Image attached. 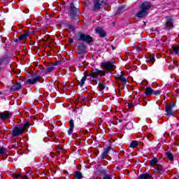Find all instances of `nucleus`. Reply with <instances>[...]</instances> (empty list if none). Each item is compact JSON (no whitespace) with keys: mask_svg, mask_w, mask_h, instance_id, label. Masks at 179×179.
<instances>
[{"mask_svg":"<svg viewBox=\"0 0 179 179\" xmlns=\"http://www.w3.org/2000/svg\"><path fill=\"white\" fill-rule=\"evenodd\" d=\"M165 24H164V29L166 30H171V29H173V23L174 22V20L173 19V17H170V16H166L165 17Z\"/></svg>","mask_w":179,"mask_h":179,"instance_id":"obj_11","label":"nucleus"},{"mask_svg":"<svg viewBox=\"0 0 179 179\" xmlns=\"http://www.w3.org/2000/svg\"><path fill=\"white\" fill-rule=\"evenodd\" d=\"M29 36H30V32H26L25 34H22L20 36H19L20 43V41H23V40H26V38H27Z\"/></svg>","mask_w":179,"mask_h":179,"instance_id":"obj_22","label":"nucleus"},{"mask_svg":"<svg viewBox=\"0 0 179 179\" xmlns=\"http://www.w3.org/2000/svg\"><path fill=\"white\" fill-rule=\"evenodd\" d=\"M94 6L92 7V10L95 12L96 10H100V8H101V3H100V0H94Z\"/></svg>","mask_w":179,"mask_h":179,"instance_id":"obj_16","label":"nucleus"},{"mask_svg":"<svg viewBox=\"0 0 179 179\" xmlns=\"http://www.w3.org/2000/svg\"><path fill=\"white\" fill-rule=\"evenodd\" d=\"M95 33L96 34H99V37L101 38H104V37H106V36H107V34L106 33V31H104V29H103V27H97L95 29Z\"/></svg>","mask_w":179,"mask_h":179,"instance_id":"obj_14","label":"nucleus"},{"mask_svg":"<svg viewBox=\"0 0 179 179\" xmlns=\"http://www.w3.org/2000/svg\"><path fill=\"white\" fill-rule=\"evenodd\" d=\"M74 177L76 179H82L83 178V176H82V172L80 171H76L74 173Z\"/></svg>","mask_w":179,"mask_h":179,"instance_id":"obj_27","label":"nucleus"},{"mask_svg":"<svg viewBox=\"0 0 179 179\" xmlns=\"http://www.w3.org/2000/svg\"><path fill=\"white\" fill-rule=\"evenodd\" d=\"M61 62H62V61H61V60L57 61L56 62L52 64V66H57V65H59V64H61Z\"/></svg>","mask_w":179,"mask_h":179,"instance_id":"obj_41","label":"nucleus"},{"mask_svg":"<svg viewBox=\"0 0 179 179\" xmlns=\"http://www.w3.org/2000/svg\"><path fill=\"white\" fill-rule=\"evenodd\" d=\"M108 155L106 154V153H105V152L103 151L102 153H101V156H100V159H101V160H104V159H107V157H108Z\"/></svg>","mask_w":179,"mask_h":179,"instance_id":"obj_34","label":"nucleus"},{"mask_svg":"<svg viewBox=\"0 0 179 179\" xmlns=\"http://www.w3.org/2000/svg\"><path fill=\"white\" fill-rule=\"evenodd\" d=\"M14 43H20V40L19 39V37L18 38H16L14 40Z\"/></svg>","mask_w":179,"mask_h":179,"instance_id":"obj_44","label":"nucleus"},{"mask_svg":"<svg viewBox=\"0 0 179 179\" xmlns=\"http://www.w3.org/2000/svg\"><path fill=\"white\" fill-rule=\"evenodd\" d=\"M157 163H159V159L156 157L153 158L152 160L150 161V166L152 167L153 169H155V166L156 167V165L159 164Z\"/></svg>","mask_w":179,"mask_h":179,"instance_id":"obj_20","label":"nucleus"},{"mask_svg":"<svg viewBox=\"0 0 179 179\" xmlns=\"http://www.w3.org/2000/svg\"><path fill=\"white\" fill-rule=\"evenodd\" d=\"M156 169L155 171V173H159V174H162V173H164V166L163 165L158 164L156 165Z\"/></svg>","mask_w":179,"mask_h":179,"instance_id":"obj_17","label":"nucleus"},{"mask_svg":"<svg viewBox=\"0 0 179 179\" xmlns=\"http://www.w3.org/2000/svg\"><path fill=\"white\" fill-rule=\"evenodd\" d=\"M120 153V155H125V152L124 150H121Z\"/></svg>","mask_w":179,"mask_h":179,"instance_id":"obj_46","label":"nucleus"},{"mask_svg":"<svg viewBox=\"0 0 179 179\" xmlns=\"http://www.w3.org/2000/svg\"><path fill=\"white\" fill-rule=\"evenodd\" d=\"M22 87V83H16L15 85H13L10 88V92H19Z\"/></svg>","mask_w":179,"mask_h":179,"instance_id":"obj_15","label":"nucleus"},{"mask_svg":"<svg viewBox=\"0 0 179 179\" xmlns=\"http://www.w3.org/2000/svg\"><path fill=\"white\" fill-rule=\"evenodd\" d=\"M124 121H128V120L127 119H124Z\"/></svg>","mask_w":179,"mask_h":179,"instance_id":"obj_55","label":"nucleus"},{"mask_svg":"<svg viewBox=\"0 0 179 179\" xmlns=\"http://www.w3.org/2000/svg\"><path fill=\"white\" fill-rule=\"evenodd\" d=\"M102 179H112L111 176L106 174Z\"/></svg>","mask_w":179,"mask_h":179,"instance_id":"obj_42","label":"nucleus"},{"mask_svg":"<svg viewBox=\"0 0 179 179\" xmlns=\"http://www.w3.org/2000/svg\"><path fill=\"white\" fill-rule=\"evenodd\" d=\"M2 43H4L6 48H9V46L10 45L12 41L10 39H6L4 41H2Z\"/></svg>","mask_w":179,"mask_h":179,"instance_id":"obj_28","label":"nucleus"},{"mask_svg":"<svg viewBox=\"0 0 179 179\" xmlns=\"http://www.w3.org/2000/svg\"><path fill=\"white\" fill-rule=\"evenodd\" d=\"M107 173H108V168L99 165L96 169L95 174L96 176H106Z\"/></svg>","mask_w":179,"mask_h":179,"instance_id":"obj_13","label":"nucleus"},{"mask_svg":"<svg viewBox=\"0 0 179 179\" xmlns=\"http://www.w3.org/2000/svg\"><path fill=\"white\" fill-rule=\"evenodd\" d=\"M146 62H150L153 65V64L156 62L155 55H150L149 57L146 58Z\"/></svg>","mask_w":179,"mask_h":179,"instance_id":"obj_19","label":"nucleus"},{"mask_svg":"<svg viewBox=\"0 0 179 179\" xmlns=\"http://www.w3.org/2000/svg\"><path fill=\"white\" fill-rule=\"evenodd\" d=\"M166 156L169 159V160H171V162H173L174 160V155H173V153L167 152H166Z\"/></svg>","mask_w":179,"mask_h":179,"instance_id":"obj_26","label":"nucleus"},{"mask_svg":"<svg viewBox=\"0 0 179 179\" xmlns=\"http://www.w3.org/2000/svg\"><path fill=\"white\" fill-rule=\"evenodd\" d=\"M120 81L122 85H123V86H125V85H127V78L122 77V78L120 79Z\"/></svg>","mask_w":179,"mask_h":179,"instance_id":"obj_37","label":"nucleus"},{"mask_svg":"<svg viewBox=\"0 0 179 179\" xmlns=\"http://www.w3.org/2000/svg\"><path fill=\"white\" fill-rule=\"evenodd\" d=\"M66 27L73 33H75V30H76V28L72 24H67Z\"/></svg>","mask_w":179,"mask_h":179,"instance_id":"obj_31","label":"nucleus"},{"mask_svg":"<svg viewBox=\"0 0 179 179\" xmlns=\"http://www.w3.org/2000/svg\"><path fill=\"white\" fill-rule=\"evenodd\" d=\"M110 150L114 152V150L113 149V148H111V146H108V148H106L103 152L108 155V153H110Z\"/></svg>","mask_w":179,"mask_h":179,"instance_id":"obj_33","label":"nucleus"},{"mask_svg":"<svg viewBox=\"0 0 179 179\" xmlns=\"http://www.w3.org/2000/svg\"><path fill=\"white\" fill-rule=\"evenodd\" d=\"M32 79H27V83H29V85H36L38 82L40 83V80L41 79V76H38L37 73H34L31 76Z\"/></svg>","mask_w":179,"mask_h":179,"instance_id":"obj_12","label":"nucleus"},{"mask_svg":"<svg viewBox=\"0 0 179 179\" xmlns=\"http://www.w3.org/2000/svg\"><path fill=\"white\" fill-rule=\"evenodd\" d=\"M176 104L177 103L173 102L169 105L166 104L165 106V112H166L165 115H166V117H173V115H175L176 112L173 110V108L176 107Z\"/></svg>","mask_w":179,"mask_h":179,"instance_id":"obj_4","label":"nucleus"},{"mask_svg":"<svg viewBox=\"0 0 179 179\" xmlns=\"http://www.w3.org/2000/svg\"><path fill=\"white\" fill-rule=\"evenodd\" d=\"M112 50H115V47H114L113 45H111Z\"/></svg>","mask_w":179,"mask_h":179,"instance_id":"obj_50","label":"nucleus"},{"mask_svg":"<svg viewBox=\"0 0 179 179\" xmlns=\"http://www.w3.org/2000/svg\"><path fill=\"white\" fill-rule=\"evenodd\" d=\"M77 52L79 55L82 54H86L87 52V46L83 42H79L77 46Z\"/></svg>","mask_w":179,"mask_h":179,"instance_id":"obj_8","label":"nucleus"},{"mask_svg":"<svg viewBox=\"0 0 179 179\" xmlns=\"http://www.w3.org/2000/svg\"><path fill=\"white\" fill-rule=\"evenodd\" d=\"M13 176L15 179L20 178V177H22V173H18L17 174H13Z\"/></svg>","mask_w":179,"mask_h":179,"instance_id":"obj_40","label":"nucleus"},{"mask_svg":"<svg viewBox=\"0 0 179 179\" xmlns=\"http://www.w3.org/2000/svg\"><path fill=\"white\" fill-rule=\"evenodd\" d=\"M74 127H69L68 130V135H72V133L73 132Z\"/></svg>","mask_w":179,"mask_h":179,"instance_id":"obj_39","label":"nucleus"},{"mask_svg":"<svg viewBox=\"0 0 179 179\" xmlns=\"http://www.w3.org/2000/svg\"><path fill=\"white\" fill-rule=\"evenodd\" d=\"M69 125H70V128H75V123H74L73 119H71L69 120Z\"/></svg>","mask_w":179,"mask_h":179,"instance_id":"obj_38","label":"nucleus"},{"mask_svg":"<svg viewBox=\"0 0 179 179\" xmlns=\"http://www.w3.org/2000/svg\"><path fill=\"white\" fill-rule=\"evenodd\" d=\"M152 8V3L150 2L145 1H143L140 4V10L137 12L136 14V17H139L140 19H142L143 17H145L146 15L148 14V11L149 9Z\"/></svg>","mask_w":179,"mask_h":179,"instance_id":"obj_2","label":"nucleus"},{"mask_svg":"<svg viewBox=\"0 0 179 179\" xmlns=\"http://www.w3.org/2000/svg\"><path fill=\"white\" fill-rule=\"evenodd\" d=\"M0 134H1V131H0Z\"/></svg>","mask_w":179,"mask_h":179,"instance_id":"obj_58","label":"nucleus"},{"mask_svg":"<svg viewBox=\"0 0 179 179\" xmlns=\"http://www.w3.org/2000/svg\"><path fill=\"white\" fill-rule=\"evenodd\" d=\"M175 178L179 179V174H176V176H175Z\"/></svg>","mask_w":179,"mask_h":179,"instance_id":"obj_48","label":"nucleus"},{"mask_svg":"<svg viewBox=\"0 0 179 179\" xmlns=\"http://www.w3.org/2000/svg\"><path fill=\"white\" fill-rule=\"evenodd\" d=\"M98 86L99 87V91L103 92L104 89H106V84H103L102 83H99Z\"/></svg>","mask_w":179,"mask_h":179,"instance_id":"obj_30","label":"nucleus"},{"mask_svg":"<svg viewBox=\"0 0 179 179\" xmlns=\"http://www.w3.org/2000/svg\"><path fill=\"white\" fill-rule=\"evenodd\" d=\"M162 93V91L160 90H155L153 89H152V87H147L145 88V90L144 92V94H145V96H160V94Z\"/></svg>","mask_w":179,"mask_h":179,"instance_id":"obj_9","label":"nucleus"},{"mask_svg":"<svg viewBox=\"0 0 179 179\" xmlns=\"http://www.w3.org/2000/svg\"><path fill=\"white\" fill-rule=\"evenodd\" d=\"M107 160H111V157H110V156H107Z\"/></svg>","mask_w":179,"mask_h":179,"instance_id":"obj_49","label":"nucleus"},{"mask_svg":"<svg viewBox=\"0 0 179 179\" xmlns=\"http://www.w3.org/2000/svg\"><path fill=\"white\" fill-rule=\"evenodd\" d=\"M84 57H85L84 56H80V57H79V59H83Z\"/></svg>","mask_w":179,"mask_h":179,"instance_id":"obj_51","label":"nucleus"},{"mask_svg":"<svg viewBox=\"0 0 179 179\" xmlns=\"http://www.w3.org/2000/svg\"><path fill=\"white\" fill-rule=\"evenodd\" d=\"M12 118V112L5 110L0 113V120L1 122H5L7 120H10Z\"/></svg>","mask_w":179,"mask_h":179,"instance_id":"obj_10","label":"nucleus"},{"mask_svg":"<svg viewBox=\"0 0 179 179\" xmlns=\"http://www.w3.org/2000/svg\"><path fill=\"white\" fill-rule=\"evenodd\" d=\"M29 128H30V122L27 120L24 124L15 126L12 131L11 135L13 136V138H17V136H22L23 134L28 132Z\"/></svg>","mask_w":179,"mask_h":179,"instance_id":"obj_1","label":"nucleus"},{"mask_svg":"<svg viewBox=\"0 0 179 179\" xmlns=\"http://www.w3.org/2000/svg\"><path fill=\"white\" fill-rule=\"evenodd\" d=\"M148 141H149V137H147Z\"/></svg>","mask_w":179,"mask_h":179,"instance_id":"obj_56","label":"nucleus"},{"mask_svg":"<svg viewBox=\"0 0 179 179\" xmlns=\"http://www.w3.org/2000/svg\"><path fill=\"white\" fill-rule=\"evenodd\" d=\"M119 122H122V120H119Z\"/></svg>","mask_w":179,"mask_h":179,"instance_id":"obj_53","label":"nucleus"},{"mask_svg":"<svg viewBox=\"0 0 179 179\" xmlns=\"http://www.w3.org/2000/svg\"><path fill=\"white\" fill-rule=\"evenodd\" d=\"M115 159H116V160H120V156L119 155H116L115 156Z\"/></svg>","mask_w":179,"mask_h":179,"instance_id":"obj_47","label":"nucleus"},{"mask_svg":"<svg viewBox=\"0 0 179 179\" xmlns=\"http://www.w3.org/2000/svg\"><path fill=\"white\" fill-rule=\"evenodd\" d=\"M128 107H129V108L134 107V103H128Z\"/></svg>","mask_w":179,"mask_h":179,"instance_id":"obj_45","label":"nucleus"},{"mask_svg":"<svg viewBox=\"0 0 179 179\" xmlns=\"http://www.w3.org/2000/svg\"><path fill=\"white\" fill-rule=\"evenodd\" d=\"M8 149L5 147L0 148V156H2V155H5V152H6Z\"/></svg>","mask_w":179,"mask_h":179,"instance_id":"obj_32","label":"nucleus"},{"mask_svg":"<svg viewBox=\"0 0 179 179\" xmlns=\"http://www.w3.org/2000/svg\"><path fill=\"white\" fill-rule=\"evenodd\" d=\"M125 127L127 131H131V129H134V124L132 122H129Z\"/></svg>","mask_w":179,"mask_h":179,"instance_id":"obj_29","label":"nucleus"},{"mask_svg":"<svg viewBox=\"0 0 179 179\" xmlns=\"http://www.w3.org/2000/svg\"><path fill=\"white\" fill-rule=\"evenodd\" d=\"M125 12V6L122 5L117 8V10L115 11V15L119 16V15H122Z\"/></svg>","mask_w":179,"mask_h":179,"instance_id":"obj_18","label":"nucleus"},{"mask_svg":"<svg viewBox=\"0 0 179 179\" xmlns=\"http://www.w3.org/2000/svg\"><path fill=\"white\" fill-rule=\"evenodd\" d=\"M0 71H1V67H0Z\"/></svg>","mask_w":179,"mask_h":179,"instance_id":"obj_57","label":"nucleus"},{"mask_svg":"<svg viewBox=\"0 0 179 179\" xmlns=\"http://www.w3.org/2000/svg\"><path fill=\"white\" fill-rule=\"evenodd\" d=\"M101 67L103 68L108 72H112V71L115 69V64H114L113 62L107 61L101 63Z\"/></svg>","mask_w":179,"mask_h":179,"instance_id":"obj_5","label":"nucleus"},{"mask_svg":"<svg viewBox=\"0 0 179 179\" xmlns=\"http://www.w3.org/2000/svg\"><path fill=\"white\" fill-rule=\"evenodd\" d=\"M120 73L121 74H117L115 76L116 79H118L119 80H120L124 77V74H122V73H124V71H121Z\"/></svg>","mask_w":179,"mask_h":179,"instance_id":"obj_35","label":"nucleus"},{"mask_svg":"<svg viewBox=\"0 0 179 179\" xmlns=\"http://www.w3.org/2000/svg\"><path fill=\"white\" fill-rule=\"evenodd\" d=\"M65 173H66L67 176H69V173H68V171H65Z\"/></svg>","mask_w":179,"mask_h":179,"instance_id":"obj_52","label":"nucleus"},{"mask_svg":"<svg viewBox=\"0 0 179 179\" xmlns=\"http://www.w3.org/2000/svg\"><path fill=\"white\" fill-rule=\"evenodd\" d=\"M0 96H2V92H0Z\"/></svg>","mask_w":179,"mask_h":179,"instance_id":"obj_54","label":"nucleus"},{"mask_svg":"<svg viewBox=\"0 0 179 179\" xmlns=\"http://www.w3.org/2000/svg\"><path fill=\"white\" fill-rule=\"evenodd\" d=\"M139 145V142L138 141H132L131 143H130L129 148H131V149H134L136 148Z\"/></svg>","mask_w":179,"mask_h":179,"instance_id":"obj_24","label":"nucleus"},{"mask_svg":"<svg viewBox=\"0 0 179 179\" xmlns=\"http://www.w3.org/2000/svg\"><path fill=\"white\" fill-rule=\"evenodd\" d=\"M92 80L93 83H95V85H97V82H100V78H99V77H92Z\"/></svg>","mask_w":179,"mask_h":179,"instance_id":"obj_36","label":"nucleus"},{"mask_svg":"<svg viewBox=\"0 0 179 179\" xmlns=\"http://www.w3.org/2000/svg\"><path fill=\"white\" fill-rule=\"evenodd\" d=\"M69 12L70 13V16L71 20H75L76 19V15H78V8L75 7L73 2H71L69 8Z\"/></svg>","mask_w":179,"mask_h":179,"instance_id":"obj_7","label":"nucleus"},{"mask_svg":"<svg viewBox=\"0 0 179 179\" xmlns=\"http://www.w3.org/2000/svg\"><path fill=\"white\" fill-rule=\"evenodd\" d=\"M151 177H152V175L150 173H145L141 174L138 178V179H148V178H150Z\"/></svg>","mask_w":179,"mask_h":179,"instance_id":"obj_21","label":"nucleus"},{"mask_svg":"<svg viewBox=\"0 0 179 179\" xmlns=\"http://www.w3.org/2000/svg\"><path fill=\"white\" fill-rule=\"evenodd\" d=\"M69 43L71 45L73 44V38H69Z\"/></svg>","mask_w":179,"mask_h":179,"instance_id":"obj_43","label":"nucleus"},{"mask_svg":"<svg viewBox=\"0 0 179 179\" xmlns=\"http://www.w3.org/2000/svg\"><path fill=\"white\" fill-rule=\"evenodd\" d=\"M73 40L79 42L82 41L83 43H86V44H92L93 43V37L92 36L80 31L77 32L76 36H73Z\"/></svg>","mask_w":179,"mask_h":179,"instance_id":"obj_3","label":"nucleus"},{"mask_svg":"<svg viewBox=\"0 0 179 179\" xmlns=\"http://www.w3.org/2000/svg\"><path fill=\"white\" fill-rule=\"evenodd\" d=\"M91 78H97L99 76H106V71L99 69H92L90 73Z\"/></svg>","mask_w":179,"mask_h":179,"instance_id":"obj_6","label":"nucleus"},{"mask_svg":"<svg viewBox=\"0 0 179 179\" xmlns=\"http://www.w3.org/2000/svg\"><path fill=\"white\" fill-rule=\"evenodd\" d=\"M54 69H55V67H54V66L48 67L46 69L44 70L43 73H45V75H47V73H50V72H52V71H54Z\"/></svg>","mask_w":179,"mask_h":179,"instance_id":"obj_25","label":"nucleus"},{"mask_svg":"<svg viewBox=\"0 0 179 179\" xmlns=\"http://www.w3.org/2000/svg\"><path fill=\"white\" fill-rule=\"evenodd\" d=\"M87 80V75L84 74V76H83V78H81L80 82V87H83L85 83L86 82Z\"/></svg>","mask_w":179,"mask_h":179,"instance_id":"obj_23","label":"nucleus"}]
</instances>
